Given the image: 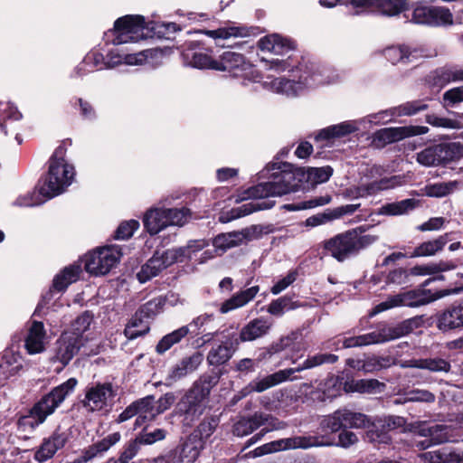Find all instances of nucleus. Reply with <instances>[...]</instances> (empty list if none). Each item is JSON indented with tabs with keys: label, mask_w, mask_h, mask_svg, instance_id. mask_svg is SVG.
Listing matches in <instances>:
<instances>
[{
	"label": "nucleus",
	"mask_w": 463,
	"mask_h": 463,
	"mask_svg": "<svg viewBox=\"0 0 463 463\" xmlns=\"http://www.w3.org/2000/svg\"><path fill=\"white\" fill-rule=\"evenodd\" d=\"M370 425L372 419L368 415L346 407L339 408L320 420L313 435L273 440L249 451L244 458H254L282 450L312 447L348 449L359 441L357 435L350 430L364 429Z\"/></svg>",
	"instance_id": "f257e3e1"
},
{
	"label": "nucleus",
	"mask_w": 463,
	"mask_h": 463,
	"mask_svg": "<svg viewBox=\"0 0 463 463\" xmlns=\"http://www.w3.org/2000/svg\"><path fill=\"white\" fill-rule=\"evenodd\" d=\"M222 375V372L219 369H212L203 373L176 402L172 415L180 419L184 426L191 427L203 414L204 402L211 390L218 384Z\"/></svg>",
	"instance_id": "f03ea898"
},
{
	"label": "nucleus",
	"mask_w": 463,
	"mask_h": 463,
	"mask_svg": "<svg viewBox=\"0 0 463 463\" xmlns=\"http://www.w3.org/2000/svg\"><path fill=\"white\" fill-rule=\"evenodd\" d=\"M78 384L76 378L53 387L48 393L43 394L25 414L18 416L16 426L23 431H33L45 422L46 419L53 414L56 409L71 394Z\"/></svg>",
	"instance_id": "7ed1b4c3"
},
{
	"label": "nucleus",
	"mask_w": 463,
	"mask_h": 463,
	"mask_svg": "<svg viewBox=\"0 0 463 463\" xmlns=\"http://www.w3.org/2000/svg\"><path fill=\"white\" fill-rule=\"evenodd\" d=\"M424 324V316H415L397 324L382 323L373 332L361 335L344 336L342 339L335 341L333 345L335 350H339L386 343L406 336L415 329L422 327Z\"/></svg>",
	"instance_id": "20e7f679"
},
{
	"label": "nucleus",
	"mask_w": 463,
	"mask_h": 463,
	"mask_svg": "<svg viewBox=\"0 0 463 463\" xmlns=\"http://www.w3.org/2000/svg\"><path fill=\"white\" fill-rule=\"evenodd\" d=\"M365 228L359 226L337 233L320 243L322 254L338 262L356 258L364 250L374 243L378 237L364 234Z\"/></svg>",
	"instance_id": "39448f33"
},
{
	"label": "nucleus",
	"mask_w": 463,
	"mask_h": 463,
	"mask_svg": "<svg viewBox=\"0 0 463 463\" xmlns=\"http://www.w3.org/2000/svg\"><path fill=\"white\" fill-rule=\"evenodd\" d=\"M462 290L463 286L432 291L431 289L426 288V287H421L420 285L417 288L402 292L396 295L389 296L385 301H383L376 305L371 310L369 316L373 317L381 312L396 307H421L430 304L433 301H436L439 298H442L446 296H449L451 294H458Z\"/></svg>",
	"instance_id": "423d86ee"
},
{
	"label": "nucleus",
	"mask_w": 463,
	"mask_h": 463,
	"mask_svg": "<svg viewBox=\"0 0 463 463\" xmlns=\"http://www.w3.org/2000/svg\"><path fill=\"white\" fill-rule=\"evenodd\" d=\"M293 165L280 163L279 172L272 174V181L260 183L243 192V195L236 200L237 203L245 199H266L269 196H281L299 191V184L295 183L296 177L292 171Z\"/></svg>",
	"instance_id": "0eeeda50"
},
{
	"label": "nucleus",
	"mask_w": 463,
	"mask_h": 463,
	"mask_svg": "<svg viewBox=\"0 0 463 463\" xmlns=\"http://www.w3.org/2000/svg\"><path fill=\"white\" fill-rule=\"evenodd\" d=\"M338 361V356L333 354L317 353L308 354L307 359L298 366L279 370L265 376L262 379H256L250 383L249 387L256 392H262L271 387L282 383L288 380H294L293 374L303 370L312 369L325 364H334Z\"/></svg>",
	"instance_id": "6e6552de"
},
{
	"label": "nucleus",
	"mask_w": 463,
	"mask_h": 463,
	"mask_svg": "<svg viewBox=\"0 0 463 463\" xmlns=\"http://www.w3.org/2000/svg\"><path fill=\"white\" fill-rule=\"evenodd\" d=\"M343 379L336 377H330L325 383L324 390L312 391L310 393L313 401L325 402L327 400L332 401L334 398L339 396L343 389L346 392H360V393H376L383 391L385 387L383 383L376 379H360L342 382Z\"/></svg>",
	"instance_id": "1a4fd4ad"
},
{
	"label": "nucleus",
	"mask_w": 463,
	"mask_h": 463,
	"mask_svg": "<svg viewBox=\"0 0 463 463\" xmlns=\"http://www.w3.org/2000/svg\"><path fill=\"white\" fill-rule=\"evenodd\" d=\"M463 158V144L439 142L426 146L416 154V161L426 167H448Z\"/></svg>",
	"instance_id": "9d476101"
},
{
	"label": "nucleus",
	"mask_w": 463,
	"mask_h": 463,
	"mask_svg": "<svg viewBox=\"0 0 463 463\" xmlns=\"http://www.w3.org/2000/svg\"><path fill=\"white\" fill-rule=\"evenodd\" d=\"M49 163L48 172L38 181L41 195L51 199L64 192L75 175L74 166L71 164Z\"/></svg>",
	"instance_id": "9b49d317"
},
{
	"label": "nucleus",
	"mask_w": 463,
	"mask_h": 463,
	"mask_svg": "<svg viewBox=\"0 0 463 463\" xmlns=\"http://www.w3.org/2000/svg\"><path fill=\"white\" fill-rule=\"evenodd\" d=\"M147 23L145 17L140 14H127L118 18L114 23L113 29L105 33L108 41L112 37L111 43L119 45L127 43H136L145 39L144 31L146 30Z\"/></svg>",
	"instance_id": "f8f14e48"
},
{
	"label": "nucleus",
	"mask_w": 463,
	"mask_h": 463,
	"mask_svg": "<svg viewBox=\"0 0 463 463\" xmlns=\"http://www.w3.org/2000/svg\"><path fill=\"white\" fill-rule=\"evenodd\" d=\"M197 33H203L213 39L216 47L234 48L241 47L248 43V42L232 43L231 41L232 38L256 36L261 33V30L259 26H247L235 22L227 21L225 26L215 30H199Z\"/></svg>",
	"instance_id": "ddd939ff"
},
{
	"label": "nucleus",
	"mask_w": 463,
	"mask_h": 463,
	"mask_svg": "<svg viewBox=\"0 0 463 463\" xmlns=\"http://www.w3.org/2000/svg\"><path fill=\"white\" fill-rule=\"evenodd\" d=\"M314 67L312 63L310 67L307 63H299L295 70H292L293 73L301 72L298 76V80L284 77L276 78L272 81V85L279 93L286 94L287 96H297L300 90L316 83L317 77L319 74Z\"/></svg>",
	"instance_id": "4468645a"
},
{
	"label": "nucleus",
	"mask_w": 463,
	"mask_h": 463,
	"mask_svg": "<svg viewBox=\"0 0 463 463\" xmlns=\"http://www.w3.org/2000/svg\"><path fill=\"white\" fill-rule=\"evenodd\" d=\"M118 388L112 383H96L85 388L84 399L80 401L81 406L88 412L100 411L113 402L117 396Z\"/></svg>",
	"instance_id": "2eb2a0df"
},
{
	"label": "nucleus",
	"mask_w": 463,
	"mask_h": 463,
	"mask_svg": "<svg viewBox=\"0 0 463 463\" xmlns=\"http://www.w3.org/2000/svg\"><path fill=\"white\" fill-rule=\"evenodd\" d=\"M413 8L411 22L431 27H446L453 24V14L446 6L417 5Z\"/></svg>",
	"instance_id": "dca6fc26"
},
{
	"label": "nucleus",
	"mask_w": 463,
	"mask_h": 463,
	"mask_svg": "<svg viewBox=\"0 0 463 463\" xmlns=\"http://www.w3.org/2000/svg\"><path fill=\"white\" fill-rule=\"evenodd\" d=\"M430 128L426 126H403L383 128L373 135V145L377 148H383L389 144L396 143L408 137L427 134Z\"/></svg>",
	"instance_id": "f3484780"
},
{
	"label": "nucleus",
	"mask_w": 463,
	"mask_h": 463,
	"mask_svg": "<svg viewBox=\"0 0 463 463\" xmlns=\"http://www.w3.org/2000/svg\"><path fill=\"white\" fill-rule=\"evenodd\" d=\"M71 439V429L58 425L49 437L43 439L41 445L34 452V459L43 463L52 458L57 451L64 449Z\"/></svg>",
	"instance_id": "a211bd4d"
},
{
	"label": "nucleus",
	"mask_w": 463,
	"mask_h": 463,
	"mask_svg": "<svg viewBox=\"0 0 463 463\" xmlns=\"http://www.w3.org/2000/svg\"><path fill=\"white\" fill-rule=\"evenodd\" d=\"M214 64L213 71L226 72L232 78H247L253 71V65L243 54L232 51L223 52Z\"/></svg>",
	"instance_id": "6ab92c4d"
},
{
	"label": "nucleus",
	"mask_w": 463,
	"mask_h": 463,
	"mask_svg": "<svg viewBox=\"0 0 463 463\" xmlns=\"http://www.w3.org/2000/svg\"><path fill=\"white\" fill-rule=\"evenodd\" d=\"M118 260V257L110 247L98 248L85 255L84 269L90 275H106Z\"/></svg>",
	"instance_id": "aec40b11"
},
{
	"label": "nucleus",
	"mask_w": 463,
	"mask_h": 463,
	"mask_svg": "<svg viewBox=\"0 0 463 463\" xmlns=\"http://www.w3.org/2000/svg\"><path fill=\"white\" fill-rule=\"evenodd\" d=\"M436 327L443 334H450L463 328V299L455 301L435 316Z\"/></svg>",
	"instance_id": "412c9836"
},
{
	"label": "nucleus",
	"mask_w": 463,
	"mask_h": 463,
	"mask_svg": "<svg viewBox=\"0 0 463 463\" xmlns=\"http://www.w3.org/2000/svg\"><path fill=\"white\" fill-rule=\"evenodd\" d=\"M184 438L163 455L155 458L150 463H195L201 453Z\"/></svg>",
	"instance_id": "4be33fe9"
},
{
	"label": "nucleus",
	"mask_w": 463,
	"mask_h": 463,
	"mask_svg": "<svg viewBox=\"0 0 463 463\" xmlns=\"http://www.w3.org/2000/svg\"><path fill=\"white\" fill-rule=\"evenodd\" d=\"M87 339L74 336L72 333L63 332L55 344V355L57 361L66 366L84 345Z\"/></svg>",
	"instance_id": "5701e85b"
},
{
	"label": "nucleus",
	"mask_w": 463,
	"mask_h": 463,
	"mask_svg": "<svg viewBox=\"0 0 463 463\" xmlns=\"http://www.w3.org/2000/svg\"><path fill=\"white\" fill-rule=\"evenodd\" d=\"M220 424V418L214 415H206L196 428L184 439L202 453L207 440L214 433Z\"/></svg>",
	"instance_id": "b1692460"
},
{
	"label": "nucleus",
	"mask_w": 463,
	"mask_h": 463,
	"mask_svg": "<svg viewBox=\"0 0 463 463\" xmlns=\"http://www.w3.org/2000/svg\"><path fill=\"white\" fill-rule=\"evenodd\" d=\"M238 348V342L235 340L234 335L227 337L218 345H213L207 354V362L210 365L214 366L213 369H219L221 365L227 364L232 357L233 354Z\"/></svg>",
	"instance_id": "393cba45"
},
{
	"label": "nucleus",
	"mask_w": 463,
	"mask_h": 463,
	"mask_svg": "<svg viewBox=\"0 0 463 463\" xmlns=\"http://www.w3.org/2000/svg\"><path fill=\"white\" fill-rule=\"evenodd\" d=\"M297 42L279 33H270L261 37L257 46L261 51H268L278 55H285L297 48Z\"/></svg>",
	"instance_id": "a878e982"
},
{
	"label": "nucleus",
	"mask_w": 463,
	"mask_h": 463,
	"mask_svg": "<svg viewBox=\"0 0 463 463\" xmlns=\"http://www.w3.org/2000/svg\"><path fill=\"white\" fill-rule=\"evenodd\" d=\"M203 361V354L199 351L194 352L191 355L184 356L177 364L171 367L166 380L172 383L183 379L196 371Z\"/></svg>",
	"instance_id": "bb28decb"
},
{
	"label": "nucleus",
	"mask_w": 463,
	"mask_h": 463,
	"mask_svg": "<svg viewBox=\"0 0 463 463\" xmlns=\"http://www.w3.org/2000/svg\"><path fill=\"white\" fill-rule=\"evenodd\" d=\"M271 327V323L267 318L258 317L250 320L240 331L239 335H234L238 345L241 343L254 341L267 335Z\"/></svg>",
	"instance_id": "cd10ccee"
},
{
	"label": "nucleus",
	"mask_w": 463,
	"mask_h": 463,
	"mask_svg": "<svg viewBox=\"0 0 463 463\" xmlns=\"http://www.w3.org/2000/svg\"><path fill=\"white\" fill-rule=\"evenodd\" d=\"M301 334L298 331H292L288 335L281 336L277 342L272 343L269 347L260 350L255 360L258 366L266 360H270L273 355L288 349L293 348Z\"/></svg>",
	"instance_id": "c85d7f7f"
},
{
	"label": "nucleus",
	"mask_w": 463,
	"mask_h": 463,
	"mask_svg": "<svg viewBox=\"0 0 463 463\" xmlns=\"http://www.w3.org/2000/svg\"><path fill=\"white\" fill-rule=\"evenodd\" d=\"M121 439V434L117 431L109 434L100 440H98L91 445L85 448L80 454V462L87 463L92 460L94 458L102 456L107 452L112 446L117 444Z\"/></svg>",
	"instance_id": "c756f323"
},
{
	"label": "nucleus",
	"mask_w": 463,
	"mask_h": 463,
	"mask_svg": "<svg viewBox=\"0 0 463 463\" xmlns=\"http://www.w3.org/2000/svg\"><path fill=\"white\" fill-rule=\"evenodd\" d=\"M451 233L446 232L433 240L425 241L413 248L410 258L432 257L441 252L447 243L451 241Z\"/></svg>",
	"instance_id": "7c9ffc66"
},
{
	"label": "nucleus",
	"mask_w": 463,
	"mask_h": 463,
	"mask_svg": "<svg viewBox=\"0 0 463 463\" xmlns=\"http://www.w3.org/2000/svg\"><path fill=\"white\" fill-rule=\"evenodd\" d=\"M268 420V416L262 412H255L250 417H241L232 425V434L237 437L247 436L264 425Z\"/></svg>",
	"instance_id": "2f4dec72"
},
{
	"label": "nucleus",
	"mask_w": 463,
	"mask_h": 463,
	"mask_svg": "<svg viewBox=\"0 0 463 463\" xmlns=\"http://www.w3.org/2000/svg\"><path fill=\"white\" fill-rule=\"evenodd\" d=\"M81 267L78 264H71L63 268L52 280V288L55 292H64L70 285L80 279Z\"/></svg>",
	"instance_id": "473e14b6"
},
{
	"label": "nucleus",
	"mask_w": 463,
	"mask_h": 463,
	"mask_svg": "<svg viewBox=\"0 0 463 463\" xmlns=\"http://www.w3.org/2000/svg\"><path fill=\"white\" fill-rule=\"evenodd\" d=\"M154 411V396L147 395L146 397L137 399L131 402L115 420L117 423H122L139 412H149L153 415Z\"/></svg>",
	"instance_id": "72a5a7b5"
},
{
	"label": "nucleus",
	"mask_w": 463,
	"mask_h": 463,
	"mask_svg": "<svg viewBox=\"0 0 463 463\" xmlns=\"http://www.w3.org/2000/svg\"><path fill=\"white\" fill-rule=\"evenodd\" d=\"M45 335L43 323L36 320L33 321L25 338V347L29 354H38L43 351Z\"/></svg>",
	"instance_id": "f704fd0d"
},
{
	"label": "nucleus",
	"mask_w": 463,
	"mask_h": 463,
	"mask_svg": "<svg viewBox=\"0 0 463 463\" xmlns=\"http://www.w3.org/2000/svg\"><path fill=\"white\" fill-rule=\"evenodd\" d=\"M431 100V99L426 98L406 101L399 106L391 108L389 111L391 116L394 118L412 117L428 110L430 109L429 102Z\"/></svg>",
	"instance_id": "c9c22d12"
},
{
	"label": "nucleus",
	"mask_w": 463,
	"mask_h": 463,
	"mask_svg": "<svg viewBox=\"0 0 463 463\" xmlns=\"http://www.w3.org/2000/svg\"><path fill=\"white\" fill-rule=\"evenodd\" d=\"M167 220L165 208L150 209L144 215V228L150 235H156L167 227Z\"/></svg>",
	"instance_id": "e433bc0d"
},
{
	"label": "nucleus",
	"mask_w": 463,
	"mask_h": 463,
	"mask_svg": "<svg viewBox=\"0 0 463 463\" xmlns=\"http://www.w3.org/2000/svg\"><path fill=\"white\" fill-rule=\"evenodd\" d=\"M357 128L349 121H344L337 125H332L327 128L321 129L316 136L315 140L319 141H330L335 138H341L347 137L348 135L355 132Z\"/></svg>",
	"instance_id": "4c0bfd02"
},
{
	"label": "nucleus",
	"mask_w": 463,
	"mask_h": 463,
	"mask_svg": "<svg viewBox=\"0 0 463 463\" xmlns=\"http://www.w3.org/2000/svg\"><path fill=\"white\" fill-rule=\"evenodd\" d=\"M259 291V286H252L247 289L241 290L222 304L220 307L221 313H228L231 310L245 306L256 297Z\"/></svg>",
	"instance_id": "58836bf2"
},
{
	"label": "nucleus",
	"mask_w": 463,
	"mask_h": 463,
	"mask_svg": "<svg viewBox=\"0 0 463 463\" xmlns=\"http://www.w3.org/2000/svg\"><path fill=\"white\" fill-rule=\"evenodd\" d=\"M458 268L455 260H439L438 262H429L425 264H417L410 268L411 277L431 276L438 271H449Z\"/></svg>",
	"instance_id": "ea45409f"
},
{
	"label": "nucleus",
	"mask_w": 463,
	"mask_h": 463,
	"mask_svg": "<svg viewBox=\"0 0 463 463\" xmlns=\"http://www.w3.org/2000/svg\"><path fill=\"white\" fill-rule=\"evenodd\" d=\"M197 45L198 43L196 42H192L190 43L191 48L183 53L184 58L192 67L213 70V67H215L214 63H216L217 59H213L212 56L206 53L194 52V49Z\"/></svg>",
	"instance_id": "a19ab883"
},
{
	"label": "nucleus",
	"mask_w": 463,
	"mask_h": 463,
	"mask_svg": "<svg viewBox=\"0 0 463 463\" xmlns=\"http://www.w3.org/2000/svg\"><path fill=\"white\" fill-rule=\"evenodd\" d=\"M190 334L188 326H183L169 334L164 335L156 345V353L157 354H164L170 350L175 345L179 344L184 338Z\"/></svg>",
	"instance_id": "79ce46f5"
},
{
	"label": "nucleus",
	"mask_w": 463,
	"mask_h": 463,
	"mask_svg": "<svg viewBox=\"0 0 463 463\" xmlns=\"http://www.w3.org/2000/svg\"><path fill=\"white\" fill-rule=\"evenodd\" d=\"M418 201L414 198L404 199L400 202L388 203L383 204L378 211V214L387 216H397L408 213L415 209Z\"/></svg>",
	"instance_id": "37998d69"
},
{
	"label": "nucleus",
	"mask_w": 463,
	"mask_h": 463,
	"mask_svg": "<svg viewBox=\"0 0 463 463\" xmlns=\"http://www.w3.org/2000/svg\"><path fill=\"white\" fill-rule=\"evenodd\" d=\"M150 332V326L144 323V317L137 312H135L128 322L124 335L128 340H134L140 336H145Z\"/></svg>",
	"instance_id": "c03bdc74"
},
{
	"label": "nucleus",
	"mask_w": 463,
	"mask_h": 463,
	"mask_svg": "<svg viewBox=\"0 0 463 463\" xmlns=\"http://www.w3.org/2000/svg\"><path fill=\"white\" fill-rule=\"evenodd\" d=\"M411 7L410 0H377L375 12L385 16H395Z\"/></svg>",
	"instance_id": "a18cd8bd"
},
{
	"label": "nucleus",
	"mask_w": 463,
	"mask_h": 463,
	"mask_svg": "<svg viewBox=\"0 0 463 463\" xmlns=\"http://www.w3.org/2000/svg\"><path fill=\"white\" fill-rule=\"evenodd\" d=\"M301 304L294 301L289 295H284L277 299H273L267 307V312L274 317H281L286 311L298 308Z\"/></svg>",
	"instance_id": "49530a36"
},
{
	"label": "nucleus",
	"mask_w": 463,
	"mask_h": 463,
	"mask_svg": "<svg viewBox=\"0 0 463 463\" xmlns=\"http://www.w3.org/2000/svg\"><path fill=\"white\" fill-rule=\"evenodd\" d=\"M426 84L430 89L440 90L446 85L451 82L449 65L437 68L430 71L425 78Z\"/></svg>",
	"instance_id": "de8ad7c7"
},
{
	"label": "nucleus",
	"mask_w": 463,
	"mask_h": 463,
	"mask_svg": "<svg viewBox=\"0 0 463 463\" xmlns=\"http://www.w3.org/2000/svg\"><path fill=\"white\" fill-rule=\"evenodd\" d=\"M383 421L379 420L377 421L372 420V425L365 427L366 438L370 442H377L383 444H390L392 438L389 435V430L383 427Z\"/></svg>",
	"instance_id": "09e8293b"
},
{
	"label": "nucleus",
	"mask_w": 463,
	"mask_h": 463,
	"mask_svg": "<svg viewBox=\"0 0 463 463\" xmlns=\"http://www.w3.org/2000/svg\"><path fill=\"white\" fill-rule=\"evenodd\" d=\"M162 270L159 260L157 259V252H155L153 256L141 266L140 270L137 274V279L140 283H146L154 277H156Z\"/></svg>",
	"instance_id": "8fccbe9b"
},
{
	"label": "nucleus",
	"mask_w": 463,
	"mask_h": 463,
	"mask_svg": "<svg viewBox=\"0 0 463 463\" xmlns=\"http://www.w3.org/2000/svg\"><path fill=\"white\" fill-rule=\"evenodd\" d=\"M147 31L152 33V36H156L159 39H172L175 33L180 31V26L175 23H155L150 22L147 24Z\"/></svg>",
	"instance_id": "3c124183"
},
{
	"label": "nucleus",
	"mask_w": 463,
	"mask_h": 463,
	"mask_svg": "<svg viewBox=\"0 0 463 463\" xmlns=\"http://www.w3.org/2000/svg\"><path fill=\"white\" fill-rule=\"evenodd\" d=\"M243 234L240 232L221 233L213 240V245L222 250L239 246L243 242Z\"/></svg>",
	"instance_id": "603ef678"
},
{
	"label": "nucleus",
	"mask_w": 463,
	"mask_h": 463,
	"mask_svg": "<svg viewBox=\"0 0 463 463\" xmlns=\"http://www.w3.org/2000/svg\"><path fill=\"white\" fill-rule=\"evenodd\" d=\"M165 216L167 217V226L184 225L193 215L192 211L187 207L182 208H165Z\"/></svg>",
	"instance_id": "864d4df0"
},
{
	"label": "nucleus",
	"mask_w": 463,
	"mask_h": 463,
	"mask_svg": "<svg viewBox=\"0 0 463 463\" xmlns=\"http://www.w3.org/2000/svg\"><path fill=\"white\" fill-rule=\"evenodd\" d=\"M93 320V315L90 311H84L71 323V329L65 331L66 333H72L74 336H79L80 339H86L84 333L89 330L90 326Z\"/></svg>",
	"instance_id": "5fc2aeb1"
},
{
	"label": "nucleus",
	"mask_w": 463,
	"mask_h": 463,
	"mask_svg": "<svg viewBox=\"0 0 463 463\" xmlns=\"http://www.w3.org/2000/svg\"><path fill=\"white\" fill-rule=\"evenodd\" d=\"M420 433L423 436H428L434 446L449 440L448 427L445 425L436 424L428 429H422Z\"/></svg>",
	"instance_id": "6e6d98bb"
},
{
	"label": "nucleus",
	"mask_w": 463,
	"mask_h": 463,
	"mask_svg": "<svg viewBox=\"0 0 463 463\" xmlns=\"http://www.w3.org/2000/svg\"><path fill=\"white\" fill-rule=\"evenodd\" d=\"M458 181L436 183L427 185L425 192L430 197L441 198L450 194L458 187Z\"/></svg>",
	"instance_id": "4d7b16f0"
},
{
	"label": "nucleus",
	"mask_w": 463,
	"mask_h": 463,
	"mask_svg": "<svg viewBox=\"0 0 463 463\" xmlns=\"http://www.w3.org/2000/svg\"><path fill=\"white\" fill-rule=\"evenodd\" d=\"M414 366L420 369H427L431 372H449L450 364L442 358H426L414 360Z\"/></svg>",
	"instance_id": "13d9d810"
},
{
	"label": "nucleus",
	"mask_w": 463,
	"mask_h": 463,
	"mask_svg": "<svg viewBox=\"0 0 463 463\" xmlns=\"http://www.w3.org/2000/svg\"><path fill=\"white\" fill-rule=\"evenodd\" d=\"M71 106L78 109L83 120L93 121L97 118V113L90 102L82 98H74L71 100Z\"/></svg>",
	"instance_id": "bf43d9fd"
},
{
	"label": "nucleus",
	"mask_w": 463,
	"mask_h": 463,
	"mask_svg": "<svg viewBox=\"0 0 463 463\" xmlns=\"http://www.w3.org/2000/svg\"><path fill=\"white\" fill-rule=\"evenodd\" d=\"M141 449L137 438L129 439L121 449L118 458H115L118 463H128L134 458Z\"/></svg>",
	"instance_id": "052dcab7"
},
{
	"label": "nucleus",
	"mask_w": 463,
	"mask_h": 463,
	"mask_svg": "<svg viewBox=\"0 0 463 463\" xmlns=\"http://www.w3.org/2000/svg\"><path fill=\"white\" fill-rule=\"evenodd\" d=\"M384 55L392 64L407 63L410 61L411 52L407 46H392L384 51Z\"/></svg>",
	"instance_id": "680f3d73"
},
{
	"label": "nucleus",
	"mask_w": 463,
	"mask_h": 463,
	"mask_svg": "<svg viewBox=\"0 0 463 463\" xmlns=\"http://www.w3.org/2000/svg\"><path fill=\"white\" fill-rule=\"evenodd\" d=\"M167 431L164 429H155L153 431L148 432L146 428H144L137 436L139 444L152 445L156 441H161L165 439Z\"/></svg>",
	"instance_id": "e2e57ef3"
},
{
	"label": "nucleus",
	"mask_w": 463,
	"mask_h": 463,
	"mask_svg": "<svg viewBox=\"0 0 463 463\" xmlns=\"http://www.w3.org/2000/svg\"><path fill=\"white\" fill-rule=\"evenodd\" d=\"M332 201V196L329 194H326L325 196H318L315 197L313 199L303 201L298 203H292L288 204L285 206L288 210L290 211H299V210H305V209H311L317 206H323L326 204L330 203Z\"/></svg>",
	"instance_id": "0e129e2a"
},
{
	"label": "nucleus",
	"mask_w": 463,
	"mask_h": 463,
	"mask_svg": "<svg viewBox=\"0 0 463 463\" xmlns=\"http://www.w3.org/2000/svg\"><path fill=\"white\" fill-rule=\"evenodd\" d=\"M463 102V86L454 87L443 93L442 106L449 110Z\"/></svg>",
	"instance_id": "69168bd1"
},
{
	"label": "nucleus",
	"mask_w": 463,
	"mask_h": 463,
	"mask_svg": "<svg viewBox=\"0 0 463 463\" xmlns=\"http://www.w3.org/2000/svg\"><path fill=\"white\" fill-rule=\"evenodd\" d=\"M334 169L330 165L309 167L310 187L327 182L333 175Z\"/></svg>",
	"instance_id": "338daca9"
},
{
	"label": "nucleus",
	"mask_w": 463,
	"mask_h": 463,
	"mask_svg": "<svg viewBox=\"0 0 463 463\" xmlns=\"http://www.w3.org/2000/svg\"><path fill=\"white\" fill-rule=\"evenodd\" d=\"M410 269L398 267L391 269L385 279L386 284L403 285L409 282Z\"/></svg>",
	"instance_id": "774afa93"
}]
</instances>
